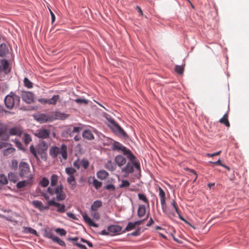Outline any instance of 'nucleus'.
<instances>
[{"label":"nucleus","instance_id":"obj_1","mask_svg":"<svg viewBox=\"0 0 249 249\" xmlns=\"http://www.w3.org/2000/svg\"><path fill=\"white\" fill-rule=\"evenodd\" d=\"M58 180V177L55 174L51 177V185L47 189V193H43L42 196L46 200H49L50 196L56 195V200L57 201L64 200L66 197V194L63 191V187L62 185L56 186Z\"/></svg>","mask_w":249,"mask_h":249},{"label":"nucleus","instance_id":"obj_2","mask_svg":"<svg viewBox=\"0 0 249 249\" xmlns=\"http://www.w3.org/2000/svg\"><path fill=\"white\" fill-rule=\"evenodd\" d=\"M49 153L53 158H55L58 155H61L63 160H66L68 157L67 147L65 144H62L60 147L56 146H52L50 148Z\"/></svg>","mask_w":249,"mask_h":249},{"label":"nucleus","instance_id":"obj_3","mask_svg":"<svg viewBox=\"0 0 249 249\" xmlns=\"http://www.w3.org/2000/svg\"><path fill=\"white\" fill-rule=\"evenodd\" d=\"M113 150L122 151L124 154L127 156V157L132 161L136 159L135 156L131 153L129 149H127L125 146L122 145L120 143L117 142H114L112 145Z\"/></svg>","mask_w":249,"mask_h":249},{"label":"nucleus","instance_id":"obj_4","mask_svg":"<svg viewBox=\"0 0 249 249\" xmlns=\"http://www.w3.org/2000/svg\"><path fill=\"white\" fill-rule=\"evenodd\" d=\"M48 147V144L45 142L42 141L38 145L37 150H36V148L33 145H31L30 147V151L36 158L38 159L37 154L42 155L47 150Z\"/></svg>","mask_w":249,"mask_h":249},{"label":"nucleus","instance_id":"obj_5","mask_svg":"<svg viewBox=\"0 0 249 249\" xmlns=\"http://www.w3.org/2000/svg\"><path fill=\"white\" fill-rule=\"evenodd\" d=\"M5 106L9 109H12L15 105H18L20 102V97L13 93L7 95L4 100Z\"/></svg>","mask_w":249,"mask_h":249},{"label":"nucleus","instance_id":"obj_6","mask_svg":"<svg viewBox=\"0 0 249 249\" xmlns=\"http://www.w3.org/2000/svg\"><path fill=\"white\" fill-rule=\"evenodd\" d=\"M19 176L21 178H32V176L30 173V166L28 163L22 161L19 165Z\"/></svg>","mask_w":249,"mask_h":249},{"label":"nucleus","instance_id":"obj_7","mask_svg":"<svg viewBox=\"0 0 249 249\" xmlns=\"http://www.w3.org/2000/svg\"><path fill=\"white\" fill-rule=\"evenodd\" d=\"M55 199L53 198L52 200L47 201L48 206H54L57 208V212L60 213H63L66 211L65 206L58 202H55Z\"/></svg>","mask_w":249,"mask_h":249},{"label":"nucleus","instance_id":"obj_8","mask_svg":"<svg viewBox=\"0 0 249 249\" xmlns=\"http://www.w3.org/2000/svg\"><path fill=\"white\" fill-rule=\"evenodd\" d=\"M51 131L49 129L41 128L37 130L35 133V135L41 139H47L50 136Z\"/></svg>","mask_w":249,"mask_h":249},{"label":"nucleus","instance_id":"obj_9","mask_svg":"<svg viewBox=\"0 0 249 249\" xmlns=\"http://www.w3.org/2000/svg\"><path fill=\"white\" fill-rule=\"evenodd\" d=\"M23 100L28 103H31L34 100V94L30 91H24L22 94Z\"/></svg>","mask_w":249,"mask_h":249},{"label":"nucleus","instance_id":"obj_10","mask_svg":"<svg viewBox=\"0 0 249 249\" xmlns=\"http://www.w3.org/2000/svg\"><path fill=\"white\" fill-rule=\"evenodd\" d=\"M0 137L3 140H8L9 138V134L7 126L2 125L0 127Z\"/></svg>","mask_w":249,"mask_h":249},{"label":"nucleus","instance_id":"obj_11","mask_svg":"<svg viewBox=\"0 0 249 249\" xmlns=\"http://www.w3.org/2000/svg\"><path fill=\"white\" fill-rule=\"evenodd\" d=\"M23 132L22 129L19 126H15L11 128L9 131V137L10 136H20Z\"/></svg>","mask_w":249,"mask_h":249},{"label":"nucleus","instance_id":"obj_12","mask_svg":"<svg viewBox=\"0 0 249 249\" xmlns=\"http://www.w3.org/2000/svg\"><path fill=\"white\" fill-rule=\"evenodd\" d=\"M45 237L51 239L52 241L56 243L61 246H64L65 245V242L62 240L60 238L55 236L54 234H44Z\"/></svg>","mask_w":249,"mask_h":249},{"label":"nucleus","instance_id":"obj_13","mask_svg":"<svg viewBox=\"0 0 249 249\" xmlns=\"http://www.w3.org/2000/svg\"><path fill=\"white\" fill-rule=\"evenodd\" d=\"M142 222V220H139L134 222H129L123 232L129 231L134 230L136 227L141 225Z\"/></svg>","mask_w":249,"mask_h":249},{"label":"nucleus","instance_id":"obj_14","mask_svg":"<svg viewBox=\"0 0 249 249\" xmlns=\"http://www.w3.org/2000/svg\"><path fill=\"white\" fill-rule=\"evenodd\" d=\"M36 120L40 123H43L47 122L52 121V118L46 114H41L36 118Z\"/></svg>","mask_w":249,"mask_h":249},{"label":"nucleus","instance_id":"obj_15","mask_svg":"<svg viewBox=\"0 0 249 249\" xmlns=\"http://www.w3.org/2000/svg\"><path fill=\"white\" fill-rule=\"evenodd\" d=\"M159 191L161 205L163 210L166 205L165 194L163 190L160 187H159Z\"/></svg>","mask_w":249,"mask_h":249},{"label":"nucleus","instance_id":"obj_16","mask_svg":"<svg viewBox=\"0 0 249 249\" xmlns=\"http://www.w3.org/2000/svg\"><path fill=\"white\" fill-rule=\"evenodd\" d=\"M32 204L35 207L41 211L49 209L48 206H44L42 202L38 200L33 201Z\"/></svg>","mask_w":249,"mask_h":249},{"label":"nucleus","instance_id":"obj_17","mask_svg":"<svg viewBox=\"0 0 249 249\" xmlns=\"http://www.w3.org/2000/svg\"><path fill=\"white\" fill-rule=\"evenodd\" d=\"M115 161L119 166L124 165L126 162L125 158L122 155H118L115 158Z\"/></svg>","mask_w":249,"mask_h":249},{"label":"nucleus","instance_id":"obj_18","mask_svg":"<svg viewBox=\"0 0 249 249\" xmlns=\"http://www.w3.org/2000/svg\"><path fill=\"white\" fill-rule=\"evenodd\" d=\"M122 230V227L120 226L117 225H112L109 226L107 228V230L109 232L112 233H118L120 232Z\"/></svg>","mask_w":249,"mask_h":249},{"label":"nucleus","instance_id":"obj_19","mask_svg":"<svg viewBox=\"0 0 249 249\" xmlns=\"http://www.w3.org/2000/svg\"><path fill=\"white\" fill-rule=\"evenodd\" d=\"M133 164L132 162H128L126 165L122 169V171L126 174L132 173L133 172Z\"/></svg>","mask_w":249,"mask_h":249},{"label":"nucleus","instance_id":"obj_20","mask_svg":"<svg viewBox=\"0 0 249 249\" xmlns=\"http://www.w3.org/2000/svg\"><path fill=\"white\" fill-rule=\"evenodd\" d=\"M83 217L85 222L88 224L89 226L94 227H98V225L96 224L95 222H94L87 214L85 213L83 214Z\"/></svg>","mask_w":249,"mask_h":249},{"label":"nucleus","instance_id":"obj_21","mask_svg":"<svg viewBox=\"0 0 249 249\" xmlns=\"http://www.w3.org/2000/svg\"><path fill=\"white\" fill-rule=\"evenodd\" d=\"M69 115L64 113L56 111L54 113L53 117L55 119L65 120L68 117Z\"/></svg>","mask_w":249,"mask_h":249},{"label":"nucleus","instance_id":"obj_22","mask_svg":"<svg viewBox=\"0 0 249 249\" xmlns=\"http://www.w3.org/2000/svg\"><path fill=\"white\" fill-rule=\"evenodd\" d=\"M102 206V202L101 200H96L91 206L90 211H98V209Z\"/></svg>","mask_w":249,"mask_h":249},{"label":"nucleus","instance_id":"obj_23","mask_svg":"<svg viewBox=\"0 0 249 249\" xmlns=\"http://www.w3.org/2000/svg\"><path fill=\"white\" fill-rule=\"evenodd\" d=\"M96 175L98 178L101 180H104L106 179L109 175L108 173L105 170H101L97 172Z\"/></svg>","mask_w":249,"mask_h":249},{"label":"nucleus","instance_id":"obj_24","mask_svg":"<svg viewBox=\"0 0 249 249\" xmlns=\"http://www.w3.org/2000/svg\"><path fill=\"white\" fill-rule=\"evenodd\" d=\"M219 122L225 124L227 127H229L230 124L228 120V113H225L223 116L219 120Z\"/></svg>","mask_w":249,"mask_h":249},{"label":"nucleus","instance_id":"obj_25","mask_svg":"<svg viewBox=\"0 0 249 249\" xmlns=\"http://www.w3.org/2000/svg\"><path fill=\"white\" fill-rule=\"evenodd\" d=\"M146 213V207L144 205H140L138 209V216L139 217H143Z\"/></svg>","mask_w":249,"mask_h":249},{"label":"nucleus","instance_id":"obj_26","mask_svg":"<svg viewBox=\"0 0 249 249\" xmlns=\"http://www.w3.org/2000/svg\"><path fill=\"white\" fill-rule=\"evenodd\" d=\"M83 137L84 139L88 140H91L94 139V136L91 131L89 130H85L83 133Z\"/></svg>","mask_w":249,"mask_h":249},{"label":"nucleus","instance_id":"obj_27","mask_svg":"<svg viewBox=\"0 0 249 249\" xmlns=\"http://www.w3.org/2000/svg\"><path fill=\"white\" fill-rule=\"evenodd\" d=\"M8 52V49L6 45L5 44H1L0 45V56H5Z\"/></svg>","mask_w":249,"mask_h":249},{"label":"nucleus","instance_id":"obj_28","mask_svg":"<svg viewBox=\"0 0 249 249\" xmlns=\"http://www.w3.org/2000/svg\"><path fill=\"white\" fill-rule=\"evenodd\" d=\"M1 64L2 66V67H1L2 70L5 71L6 73L9 72L10 71V69L9 68V63L7 60H1Z\"/></svg>","mask_w":249,"mask_h":249},{"label":"nucleus","instance_id":"obj_29","mask_svg":"<svg viewBox=\"0 0 249 249\" xmlns=\"http://www.w3.org/2000/svg\"><path fill=\"white\" fill-rule=\"evenodd\" d=\"M105 167L106 169L108 170L109 171H114L116 168V165L113 162H112L110 160H108L105 165Z\"/></svg>","mask_w":249,"mask_h":249},{"label":"nucleus","instance_id":"obj_30","mask_svg":"<svg viewBox=\"0 0 249 249\" xmlns=\"http://www.w3.org/2000/svg\"><path fill=\"white\" fill-rule=\"evenodd\" d=\"M53 231H55L56 232H57V233H65V231H64V230L62 229L57 228L54 230H53V229H50V228L49 227H47L45 229L46 233H51Z\"/></svg>","mask_w":249,"mask_h":249},{"label":"nucleus","instance_id":"obj_31","mask_svg":"<svg viewBox=\"0 0 249 249\" xmlns=\"http://www.w3.org/2000/svg\"><path fill=\"white\" fill-rule=\"evenodd\" d=\"M69 240L72 241L73 244L76 246L77 247L79 248L80 249H87V248L86 247V246L85 245L77 242L78 238L75 237V238H70Z\"/></svg>","mask_w":249,"mask_h":249},{"label":"nucleus","instance_id":"obj_32","mask_svg":"<svg viewBox=\"0 0 249 249\" xmlns=\"http://www.w3.org/2000/svg\"><path fill=\"white\" fill-rule=\"evenodd\" d=\"M59 99V96L58 95H54L52 98L48 99V104L55 105Z\"/></svg>","mask_w":249,"mask_h":249},{"label":"nucleus","instance_id":"obj_33","mask_svg":"<svg viewBox=\"0 0 249 249\" xmlns=\"http://www.w3.org/2000/svg\"><path fill=\"white\" fill-rule=\"evenodd\" d=\"M169 235L178 243H183V238L179 234H169Z\"/></svg>","mask_w":249,"mask_h":249},{"label":"nucleus","instance_id":"obj_34","mask_svg":"<svg viewBox=\"0 0 249 249\" xmlns=\"http://www.w3.org/2000/svg\"><path fill=\"white\" fill-rule=\"evenodd\" d=\"M67 182L71 185L72 189L76 186V182L74 176H69L67 178Z\"/></svg>","mask_w":249,"mask_h":249},{"label":"nucleus","instance_id":"obj_35","mask_svg":"<svg viewBox=\"0 0 249 249\" xmlns=\"http://www.w3.org/2000/svg\"><path fill=\"white\" fill-rule=\"evenodd\" d=\"M8 178L10 181L15 183L18 180V177L17 175L12 172H10L8 174Z\"/></svg>","mask_w":249,"mask_h":249},{"label":"nucleus","instance_id":"obj_36","mask_svg":"<svg viewBox=\"0 0 249 249\" xmlns=\"http://www.w3.org/2000/svg\"><path fill=\"white\" fill-rule=\"evenodd\" d=\"M29 183H30L29 181H28V180H23V181H21L18 182L16 186H17V187L18 189H21V188H22L26 186Z\"/></svg>","mask_w":249,"mask_h":249},{"label":"nucleus","instance_id":"obj_37","mask_svg":"<svg viewBox=\"0 0 249 249\" xmlns=\"http://www.w3.org/2000/svg\"><path fill=\"white\" fill-rule=\"evenodd\" d=\"M138 196L139 199L146 203L147 206L149 207V201L146 196L144 194H139Z\"/></svg>","mask_w":249,"mask_h":249},{"label":"nucleus","instance_id":"obj_38","mask_svg":"<svg viewBox=\"0 0 249 249\" xmlns=\"http://www.w3.org/2000/svg\"><path fill=\"white\" fill-rule=\"evenodd\" d=\"M49 184V180L46 177H43L39 182V184L43 187H46Z\"/></svg>","mask_w":249,"mask_h":249},{"label":"nucleus","instance_id":"obj_39","mask_svg":"<svg viewBox=\"0 0 249 249\" xmlns=\"http://www.w3.org/2000/svg\"><path fill=\"white\" fill-rule=\"evenodd\" d=\"M24 86L28 89L33 88V83L27 78L25 77L23 81Z\"/></svg>","mask_w":249,"mask_h":249},{"label":"nucleus","instance_id":"obj_40","mask_svg":"<svg viewBox=\"0 0 249 249\" xmlns=\"http://www.w3.org/2000/svg\"><path fill=\"white\" fill-rule=\"evenodd\" d=\"M65 172L69 176H73L76 170L72 167H67L65 169Z\"/></svg>","mask_w":249,"mask_h":249},{"label":"nucleus","instance_id":"obj_41","mask_svg":"<svg viewBox=\"0 0 249 249\" xmlns=\"http://www.w3.org/2000/svg\"><path fill=\"white\" fill-rule=\"evenodd\" d=\"M115 129L116 132L121 134L123 136L125 135V132L124 130L122 128V127L119 125L118 124H116L115 125Z\"/></svg>","mask_w":249,"mask_h":249},{"label":"nucleus","instance_id":"obj_42","mask_svg":"<svg viewBox=\"0 0 249 249\" xmlns=\"http://www.w3.org/2000/svg\"><path fill=\"white\" fill-rule=\"evenodd\" d=\"M8 179L6 176L3 174L0 175V183L5 185L8 183Z\"/></svg>","mask_w":249,"mask_h":249},{"label":"nucleus","instance_id":"obj_43","mask_svg":"<svg viewBox=\"0 0 249 249\" xmlns=\"http://www.w3.org/2000/svg\"><path fill=\"white\" fill-rule=\"evenodd\" d=\"M32 141V138L30 135L25 133L24 135V143L27 145Z\"/></svg>","mask_w":249,"mask_h":249},{"label":"nucleus","instance_id":"obj_44","mask_svg":"<svg viewBox=\"0 0 249 249\" xmlns=\"http://www.w3.org/2000/svg\"><path fill=\"white\" fill-rule=\"evenodd\" d=\"M93 185L96 189H98L102 186V183L97 180L96 179L93 178Z\"/></svg>","mask_w":249,"mask_h":249},{"label":"nucleus","instance_id":"obj_45","mask_svg":"<svg viewBox=\"0 0 249 249\" xmlns=\"http://www.w3.org/2000/svg\"><path fill=\"white\" fill-rule=\"evenodd\" d=\"M175 70L178 73L181 74L184 71V68L182 66L177 65L175 67Z\"/></svg>","mask_w":249,"mask_h":249},{"label":"nucleus","instance_id":"obj_46","mask_svg":"<svg viewBox=\"0 0 249 249\" xmlns=\"http://www.w3.org/2000/svg\"><path fill=\"white\" fill-rule=\"evenodd\" d=\"M91 215L96 220H99L100 218V215L97 211H90Z\"/></svg>","mask_w":249,"mask_h":249},{"label":"nucleus","instance_id":"obj_47","mask_svg":"<svg viewBox=\"0 0 249 249\" xmlns=\"http://www.w3.org/2000/svg\"><path fill=\"white\" fill-rule=\"evenodd\" d=\"M130 185V182L126 180H122L121 184L119 185V187L122 188H125L128 187Z\"/></svg>","mask_w":249,"mask_h":249},{"label":"nucleus","instance_id":"obj_48","mask_svg":"<svg viewBox=\"0 0 249 249\" xmlns=\"http://www.w3.org/2000/svg\"><path fill=\"white\" fill-rule=\"evenodd\" d=\"M210 162L212 163H213L214 164H216V165H220V166H222L223 167H224L225 168H226L227 169H228V170H230V168L226 166V165H223L222 163H221V160L220 159H219L217 161H215V162H212V161H210Z\"/></svg>","mask_w":249,"mask_h":249},{"label":"nucleus","instance_id":"obj_49","mask_svg":"<svg viewBox=\"0 0 249 249\" xmlns=\"http://www.w3.org/2000/svg\"><path fill=\"white\" fill-rule=\"evenodd\" d=\"M89 162L87 160H83L81 161V165H82L84 169H87L89 166Z\"/></svg>","mask_w":249,"mask_h":249},{"label":"nucleus","instance_id":"obj_50","mask_svg":"<svg viewBox=\"0 0 249 249\" xmlns=\"http://www.w3.org/2000/svg\"><path fill=\"white\" fill-rule=\"evenodd\" d=\"M24 232L32 234L36 233V231L31 228H26L25 229Z\"/></svg>","mask_w":249,"mask_h":249},{"label":"nucleus","instance_id":"obj_51","mask_svg":"<svg viewBox=\"0 0 249 249\" xmlns=\"http://www.w3.org/2000/svg\"><path fill=\"white\" fill-rule=\"evenodd\" d=\"M75 101L78 104H87L88 103V101L84 99H77Z\"/></svg>","mask_w":249,"mask_h":249},{"label":"nucleus","instance_id":"obj_52","mask_svg":"<svg viewBox=\"0 0 249 249\" xmlns=\"http://www.w3.org/2000/svg\"><path fill=\"white\" fill-rule=\"evenodd\" d=\"M67 214L69 218H70L72 219H73V220H77L78 219V218L76 217V216L73 213H72L71 212L67 213Z\"/></svg>","mask_w":249,"mask_h":249},{"label":"nucleus","instance_id":"obj_53","mask_svg":"<svg viewBox=\"0 0 249 249\" xmlns=\"http://www.w3.org/2000/svg\"><path fill=\"white\" fill-rule=\"evenodd\" d=\"M135 160V159L133 160V161H131V162H132L133 164V166H134L136 168V169H137L138 170L140 171V163L138 162H134V160Z\"/></svg>","mask_w":249,"mask_h":249},{"label":"nucleus","instance_id":"obj_54","mask_svg":"<svg viewBox=\"0 0 249 249\" xmlns=\"http://www.w3.org/2000/svg\"><path fill=\"white\" fill-rule=\"evenodd\" d=\"M73 166L77 169H79L81 166V161L79 160L75 161L73 163Z\"/></svg>","mask_w":249,"mask_h":249},{"label":"nucleus","instance_id":"obj_55","mask_svg":"<svg viewBox=\"0 0 249 249\" xmlns=\"http://www.w3.org/2000/svg\"><path fill=\"white\" fill-rule=\"evenodd\" d=\"M81 241H82L84 243H86L89 247H90V248L93 247V245H92V243L90 242V241L87 240L84 238H81Z\"/></svg>","mask_w":249,"mask_h":249},{"label":"nucleus","instance_id":"obj_56","mask_svg":"<svg viewBox=\"0 0 249 249\" xmlns=\"http://www.w3.org/2000/svg\"><path fill=\"white\" fill-rule=\"evenodd\" d=\"M107 190L114 191L115 189V186L112 184H108L105 187Z\"/></svg>","mask_w":249,"mask_h":249},{"label":"nucleus","instance_id":"obj_57","mask_svg":"<svg viewBox=\"0 0 249 249\" xmlns=\"http://www.w3.org/2000/svg\"><path fill=\"white\" fill-rule=\"evenodd\" d=\"M221 151H219L217 152H215V153H214L213 154H210V153H208L207 154V156L209 157H214V156H217V155H219L220 153H221Z\"/></svg>","mask_w":249,"mask_h":249},{"label":"nucleus","instance_id":"obj_58","mask_svg":"<svg viewBox=\"0 0 249 249\" xmlns=\"http://www.w3.org/2000/svg\"><path fill=\"white\" fill-rule=\"evenodd\" d=\"M38 101L43 104H48V99L46 98H41L38 99Z\"/></svg>","mask_w":249,"mask_h":249},{"label":"nucleus","instance_id":"obj_59","mask_svg":"<svg viewBox=\"0 0 249 249\" xmlns=\"http://www.w3.org/2000/svg\"><path fill=\"white\" fill-rule=\"evenodd\" d=\"M80 129H81L80 127L75 126L73 128L72 132H75V133L79 132Z\"/></svg>","mask_w":249,"mask_h":249},{"label":"nucleus","instance_id":"obj_60","mask_svg":"<svg viewBox=\"0 0 249 249\" xmlns=\"http://www.w3.org/2000/svg\"><path fill=\"white\" fill-rule=\"evenodd\" d=\"M51 18H52V23H53L55 21V16L54 14L52 12V11L50 10Z\"/></svg>","mask_w":249,"mask_h":249},{"label":"nucleus","instance_id":"obj_61","mask_svg":"<svg viewBox=\"0 0 249 249\" xmlns=\"http://www.w3.org/2000/svg\"><path fill=\"white\" fill-rule=\"evenodd\" d=\"M16 144L17 147H18L19 149H22V144L20 142L16 141Z\"/></svg>","mask_w":249,"mask_h":249},{"label":"nucleus","instance_id":"obj_62","mask_svg":"<svg viewBox=\"0 0 249 249\" xmlns=\"http://www.w3.org/2000/svg\"><path fill=\"white\" fill-rule=\"evenodd\" d=\"M190 172L195 175V181L197 178V174H196V172L193 169L190 170Z\"/></svg>","mask_w":249,"mask_h":249},{"label":"nucleus","instance_id":"obj_63","mask_svg":"<svg viewBox=\"0 0 249 249\" xmlns=\"http://www.w3.org/2000/svg\"><path fill=\"white\" fill-rule=\"evenodd\" d=\"M4 110L1 106H0V116L2 115L3 113Z\"/></svg>","mask_w":249,"mask_h":249},{"label":"nucleus","instance_id":"obj_64","mask_svg":"<svg viewBox=\"0 0 249 249\" xmlns=\"http://www.w3.org/2000/svg\"><path fill=\"white\" fill-rule=\"evenodd\" d=\"M74 139L75 141H78L80 140V137L79 136H75L74 137Z\"/></svg>","mask_w":249,"mask_h":249}]
</instances>
